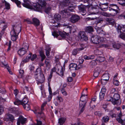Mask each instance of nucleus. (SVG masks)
<instances>
[{
	"instance_id": "nucleus-1",
	"label": "nucleus",
	"mask_w": 125,
	"mask_h": 125,
	"mask_svg": "<svg viewBox=\"0 0 125 125\" xmlns=\"http://www.w3.org/2000/svg\"><path fill=\"white\" fill-rule=\"evenodd\" d=\"M106 39L97 35L93 36L91 38V40L93 43L94 44H98L100 47H104L107 48L110 46L109 45L104 44L106 42Z\"/></svg>"
},
{
	"instance_id": "nucleus-2",
	"label": "nucleus",
	"mask_w": 125,
	"mask_h": 125,
	"mask_svg": "<svg viewBox=\"0 0 125 125\" xmlns=\"http://www.w3.org/2000/svg\"><path fill=\"white\" fill-rule=\"evenodd\" d=\"M12 29L10 32L11 40L15 41L18 38V35L21 31L20 25H17L12 26Z\"/></svg>"
},
{
	"instance_id": "nucleus-3",
	"label": "nucleus",
	"mask_w": 125,
	"mask_h": 125,
	"mask_svg": "<svg viewBox=\"0 0 125 125\" xmlns=\"http://www.w3.org/2000/svg\"><path fill=\"white\" fill-rule=\"evenodd\" d=\"M35 77L38 85L43 83L45 80L44 75L43 73L42 70L40 68H38L37 69L35 72Z\"/></svg>"
},
{
	"instance_id": "nucleus-4",
	"label": "nucleus",
	"mask_w": 125,
	"mask_h": 125,
	"mask_svg": "<svg viewBox=\"0 0 125 125\" xmlns=\"http://www.w3.org/2000/svg\"><path fill=\"white\" fill-rule=\"evenodd\" d=\"M23 47L21 48L18 51V53L20 56L23 55L26 53L29 48L28 44L25 43L23 44Z\"/></svg>"
},
{
	"instance_id": "nucleus-5",
	"label": "nucleus",
	"mask_w": 125,
	"mask_h": 125,
	"mask_svg": "<svg viewBox=\"0 0 125 125\" xmlns=\"http://www.w3.org/2000/svg\"><path fill=\"white\" fill-rule=\"evenodd\" d=\"M83 93L82 94V96L80 97V101L79 102V107L81 108V109L80 112V114L82 113L84 109L85 104L86 103L85 100V97H84V99H83Z\"/></svg>"
},
{
	"instance_id": "nucleus-6",
	"label": "nucleus",
	"mask_w": 125,
	"mask_h": 125,
	"mask_svg": "<svg viewBox=\"0 0 125 125\" xmlns=\"http://www.w3.org/2000/svg\"><path fill=\"white\" fill-rule=\"evenodd\" d=\"M27 119L22 115H20L17 120V125H23L26 123Z\"/></svg>"
},
{
	"instance_id": "nucleus-7",
	"label": "nucleus",
	"mask_w": 125,
	"mask_h": 125,
	"mask_svg": "<svg viewBox=\"0 0 125 125\" xmlns=\"http://www.w3.org/2000/svg\"><path fill=\"white\" fill-rule=\"evenodd\" d=\"M73 10V9L70 10L69 9H68L67 10H63L60 11V13L63 17L67 18L69 15H70L69 11H72Z\"/></svg>"
},
{
	"instance_id": "nucleus-8",
	"label": "nucleus",
	"mask_w": 125,
	"mask_h": 125,
	"mask_svg": "<svg viewBox=\"0 0 125 125\" xmlns=\"http://www.w3.org/2000/svg\"><path fill=\"white\" fill-rule=\"evenodd\" d=\"M78 36L81 41H86L88 39V37L84 31H80L79 33Z\"/></svg>"
},
{
	"instance_id": "nucleus-9",
	"label": "nucleus",
	"mask_w": 125,
	"mask_h": 125,
	"mask_svg": "<svg viewBox=\"0 0 125 125\" xmlns=\"http://www.w3.org/2000/svg\"><path fill=\"white\" fill-rule=\"evenodd\" d=\"M31 53H30L28 56L26 57V59L23 60V61L24 62H28V60L30 59L31 61H33L37 57V55L36 54H34L31 56Z\"/></svg>"
},
{
	"instance_id": "nucleus-10",
	"label": "nucleus",
	"mask_w": 125,
	"mask_h": 125,
	"mask_svg": "<svg viewBox=\"0 0 125 125\" xmlns=\"http://www.w3.org/2000/svg\"><path fill=\"white\" fill-rule=\"evenodd\" d=\"M5 121H10L12 122H13L15 120L14 116L10 114H8L4 118Z\"/></svg>"
},
{
	"instance_id": "nucleus-11",
	"label": "nucleus",
	"mask_w": 125,
	"mask_h": 125,
	"mask_svg": "<svg viewBox=\"0 0 125 125\" xmlns=\"http://www.w3.org/2000/svg\"><path fill=\"white\" fill-rule=\"evenodd\" d=\"M79 17L76 15H72L70 18V21L73 23L77 22L79 19Z\"/></svg>"
},
{
	"instance_id": "nucleus-12",
	"label": "nucleus",
	"mask_w": 125,
	"mask_h": 125,
	"mask_svg": "<svg viewBox=\"0 0 125 125\" xmlns=\"http://www.w3.org/2000/svg\"><path fill=\"white\" fill-rule=\"evenodd\" d=\"M2 27V30L4 31L7 26L4 21L0 20V27Z\"/></svg>"
},
{
	"instance_id": "nucleus-13",
	"label": "nucleus",
	"mask_w": 125,
	"mask_h": 125,
	"mask_svg": "<svg viewBox=\"0 0 125 125\" xmlns=\"http://www.w3.org/2000/svg\"><path fill=\"white\" fill-rule=\"evenodd\" d=\"M61 67V66L59 65H56L55 66L52 68L51 70V73H52V74L53 72H56L57 73V72H58L59 69Z\"/></svg>"
},
{
	"instance_id": "nucleus-14",
	"label": "nucleus",
	"mask_w": 125,
	"mask_h": 125,
	"mask_svg": "<svg viewBox=\"0 0 125 125\" xmlns=\"http://www.w3.org/2000/svg\"><path fill=\"white\" fill-rule=\"evenodd\" d=\"M125 31V25H119L118 26V32H123Z\"/></svg>"
},
{
	"instance_id": "nucleus-15",
	"label": "nucleus",
	"mask_w": 125,
	"mask_h": 125,
	"mask_svg": "<svg viewBox=\"0 0 125 125\" xmlns=\"http://www.w3.org/2000/svg\"><path fill=\"white\" fill-rule=\"evenodd\" d=\"M77 65L74 63H71L69 65V69L71 71H74L76 70Z\"/></svg>"
},
{
	"instance_id": "nucleus-16",
	"label": "nucleus",
	"mask_w": 125,
	"mask_h": 125,
	"mask_svg": "<svg viewBox=\"0 0 125 125\" xmlns=\"http://www.w3.org/2000/svg\"><path fill=\"white\" fill-rule=\"evenodd\" d=\"M32 24L36 26H39L40 24L39 20L37 18H34L32 19Z\"/></svg>"
},
{
	"instance_id": "nucleus-17",
	"label": "nucleus",
	"mask_w": 125,
	"mask_h": 125,
	"mask_svg": "<svg viewBox=\"0 0 125 125\" xmlns=\"http://www.w3.org/2000/svg\"><path fill=\"white\" fill-rule=\"evenodd\" d=\"M100 69L99 67H96L94 69V76L95 77H97L99 73Z\"/></svg>"
},
{
	"instance_id": "nucleus-18",
	"label": "nucleus",
	"mask_w": 125,
	"mask_h": 125,
	"mask_svg": "<svg viewBox=\"0 0 125 125\" xmlns=\"http://www.w3.org/2000/svg\"><path fill=\"white\" fill-rule=\"evenodd\" d=\"M105 20L106 21L109 23V25H114L115 24V21L114 19L111 18H106Z\"/></svg>"
},
{
	"instance_id": "nucleus-19",
	"label": "nucleus",
	"mask_w": 125,
	"mask_h": 125,
	"mask_svg": "<svg viewBox=\"0 0 125 125\" xmlns=\"http://www.w3.org/2000/svg\"><path fill=\"white\" fill-rule=\"evenodd\" d=\"M37 117V118H41L44 119L45 118V115L42 112V111L41 110L40 112H38L37 111L36 113Z\"/></svg>"
},
{
	"instance_id": "nucleus-20",
	"label": "nucleus",
	"mask_w": 125,
	"mask_h": 125,
	"mask_svg": "<svg viewBox=\"0 0 125 125\" xmlns=\"http://www.w3.org/2000/svg\"><path fill=\"white\" fill-rule=\"evenodd\" d=\"M65 64H64L63 66V67H64L63 68L61 66V67L60 68H61V69L60 70V71L59 72V71L58 72H57V73L59 75L61 76H63V75L64 74L63 72L65 71Z\"/></svg>"
},
{
	"instance_id": "nucleus-21",
	"label": "nucleus",
	"mask_w": 125,
	"mask_h": 125,
	"mask_svg": "<svg viewBox=\"0 0 125 125\" xmlns=\"http://www.w3.org/2000/svg\"><path fill=\"white\" fill-rule=\"evenodd\" d=\"M112 82L114 85L117 86V74H116L114 76Z\"/></svg>"
},
{
	"instance_id": "nucleus-22",
	"label": "nucleus",
	"mask_w": 125,
	"mask_h": 125,
	"mask_svg": "<svg viewBox=\"0 0 125 125\" xmlns=\"http://www.w3.org/2000/svg\"><path fill=\"white\" fill-rule=\"evenodd\" d=\"M14 103L15 105H21V101L17 97H15Z\"/></svg>"
},
{
	"instance_id": "nucleus-23",
	"label": "nucleus",
	"mask_w": 125,
	"mask_h": 125,
	"mask_svg": "<svg viewBox=\"0 0 125 125\" xmlns=\"http://www.w3.org/2000/svg\"><path fill=\"white\" fill-rule=\"evenodd\" d=\"M59 34L60 36L63 38H65L66 36H68L69 35L68 33H67L65 32H63L59 31Z\"/></svg>"
},
{
	"instance_id": "nucleus-24",
	"label": "nucleus",
	"mask_w": 125,
	"mask_h": 125,
	"mask_svg": "<svg viewBox=\"0 0 125 125\" xmlns=\"http://www.w3.org/2000/svg\"><path fill=\"white\" fill-rule=\"evenodd\" d=\"M85 31L86 32L90 33L93 31L94 29L92 26H89L86 27Z\"/></svg>"
},
{
	"instance_id": "nucleus-25",
	"label": "nucleus",
	"mask_w": 125,
	"mask_h": 125,
	"mask_svg": "<svg viewBox=\"0 0 125 125\" xmlns=\"http://www.w3.org/2000/svg\"><path fill=\"white\" fill-rule=\"evenodd\" d=\"M46 55L48 57L50 56V51L51 50V48L49 46H46Z\"/></svg>"
},
{
	"instance_id": "nucleus-26",
	"label": "nucleus",
	"mask_w": 125,
	"mask_h": 125,
	"mask_svg": "<svg viewBox=\"0 0 125 125\" xmlns=\"http://www.w3.org/2000/svg\"><path fill=\"white\" fill-rule=\"evenodd\" d=\"M113 101L112 102V103L114 104H116L117 103V94H115L113 96Z\"/></svg>"
},
{
	"instance_id": "nucleus-27",
	"label": "nucleus",
	"mask_w": 125,
	"mask_h": 125,
	"mask_svg": "<svg viewBox=\"0 0 125 125\" xmlns=\"http://www.w3.org/2000/svg\"><path fill=\"white\" fill-rule=\"evenodd\" d=\"M102 77L103 79L108 81L109 78L108 73H107L104 74L102 75Z\"/></svg>"
},
{
	"instance_id": "nucleus-28",
	"label": "nucleus",
	"mask_w": 125,
	"mask_h": 125,
	"mask_svg": "<svg viewBox=\"0 0 125 125\" xmlns=\"http://www.w3.org/2000/svg\"><path fill=\"white\" fill-rule=\"evenodd\" d=\"M97 62L96 61L93 60L89 64V66L93 68L97 65Z\"/></svg>"
},
{
	"instance_id": "nucleus-29",
	"label": "nucleus",
	"mask_w": 125,
	"mask_h": 125,
	"mask_svg": "<svg viewBox=\"0 0 125 125\" xmlns=\"http://www.w3.org/2000/svg\"><path fill=\"white\" fill-rule=\"evenodd\" d=\"M21 101V105H23L27 104L29 100L26 97H24Z\"/></svg>"
},
{
	"instance_id": "nucleus-30",
	"label": "nucleus",
	"mask_w": 125,
	"mask_h": 125,
	"mask_svg": "<svg viewBox=\"0 0 125 125\" xmlns=\"http://www.w3.org/2000/svg\"><path fill=\"white\" fill-rule=\"evenodd\" d=\"M97 32L100 34V35H105L106 34V33L104 32L103 30H101L100 28H99L97 30Z\"/></svg>"
},
{
	"instance_id": "nucleus-31",
	"label": "nucleus",
	"mask_w": 125,
	"mask_h": 125,
	"mask_svg": "<svg viewBox=\"0 0 125 125\" xmlns=\"http://www.w3.org/2000/svg\"><path fill=\"white\" fill-rule=\"evenodd\" d=\"M40 56L41 58V61H43L45 58V56L44 54V52L42 51H40L39 52Z\"/></svg>"
},
{
	"instance_id": "nucleus-32",
	"label": "nucleus",
	"mask_w": 125,
	"mask_h": 125,
	"mask_svg": "<svg viewBox=\"0 0 125 125\" xmlns=\"http://www.w3.org/2000/svg\"><path fill=\"white\" fill-rule=\"evenodd\" d=\"M94 53L96 55H101L103 53V51L102 50L96 49L94 51Z\"/></svg>"
},
{
	"instance_id": "nucleus-33",
	"label": "nucleus",
	"mask_w": 125,
	"mask_h": 125,
	"mask_svg": "<svg viewBox=\"0 0 125 125\" xmlns=\"http://www.w3.org/2000/svg\"><path fill=\"white\" fill-rule=\"evenodd\" d=\"M66 119L62 117L59 119L58 123L59 124L62 125L65 122Z\"/></svg>"
},
{
	"instance_id": "nucleus-34",
	"label": "nucleus",
	"mask_w": 125,
	"mask_h": 125,
	"mask_svg": "<svg viewBox=\"0 0 125 125\" xmlns=\"http://www.w3.org/2000/svg\"><path fill=\"white\" fill-rule=\"evenodd\" d=\"M103 5L101 6V8L102 10H104L105 9H107L108 7V4L107 3H104L102 4Z\"/></svg>"
},
{
	"instance_id": "nucleus-35",
	"label": "nucleus",
	"mask_w": 125,
	"mask_h": 125,
	"mask_svg": "<svg viewBox=\"0 0 125 125\" xmlns=\"http://www.w3.org/2000/svg\"><path fill=\"white\" fill-rule=\"evenodd\" d=\"M13 2H14L17 5V7L20 8L21 7V2L18 0H11Z\"/></svg>"
},
{
	"instance_id": "nucleus-36",
	"label": "nucleus",
	"mask_w": 125,
	"mask_h": 125,
	"mask_svg": "<svg viewBox=\"0 0 125 125\" xmlns=\"http://www.w3.org/2000/svg\"><path fill=\"white\" fill-rule=\"evenodd\" d=\"M24 108L27 111H29L30 109V107L29 105L28 104L22 105Z\"/></svg>"
},
{
	"instance_id": "nucleus-37",
	"label": "nucleus",
	"mask_w": 125,
	"mask_h": 125,
	"mask_svg": "<svg viewBox=\"0 0 125 125\" xmlns=\"http://www.w3.org/2000/svg\"><path fill=\"white\" fill-rule=\"evenodd\" d=\"M109 119V117L107 116H105L102 118L103 121L105 123L108 122Z\"/></svg>"
},
{
	"instance_id": "nucleus-38",
	"label": "nucleus",
	"mask_w": 125,
	"mask_h": 125,
	"mask_svg": "<svg viewBox=\"0 0 125 125\" xmlns=\"http://www.w3.org/2000/svg\"><path fill=\"white\" fill-rule=\"evenodd\" d=\"M0 64L2 67H4L5 68H7V66H9L7 64V62L5 61H4L3 62H1Z\"/></svg>"
},
{
	"instance_id": "nucleus-39",
	"label": "nucleus",
	"mask_w": 125,
	"mask_h": 125,
	"mask_svg": "<svg viewBox=\"0 0 125 125\" xmlns=\"http://www.w3.org/2000/svg\"><path fill=\"white\" fill-rule=\"evenodd\" d=\"M118 111H119V113L118 115V117H119V118H121L123 116V115L121 113V108L119 107H118Z\"/></svg>"
},
{
	"instance_id": "nucleus-40",
	"label": "nucleus",
	"mask_w": 125,
	"mask_h": 125,
	"mask_svg": "<svg viewBox=\"0 0 125 125\" xmlns=\"http://www.w3.org/2000/svg\"><path fill=\"white\" fill-rule=\"evenodd\" d=\"M61 91L62 93L64 96H66L67 94L65 91V89L63 88H61Z\"/></svg>"
},
{
	"instance_id": "nucleus-41",
	"label": "nucleus",
	"mask_w": 125,
	"mask_h": 125,
	"mask_svg": "<svg viewBox=\"0 0 125 125\" xmlns=\"http://www.w3.org/2000/svg\"><path fill=\"white\" fill-rule=\"evenodd\" d=\"M19 76L20 77L22 78L23 76L24 71L23 70L20 69L19 71Z\"/></svg>"
},
{
	"instance_id": "nucleus-42",
	"label": "nucleus",
	"mask_w": 125,
	"mask_h": 125,
	"mask_svg": "<svg viewBox=\"0 0 125 125\" xmlns=\"http://www.w3.org/2000/svg\"><path fill=\"white\" fill-rule=\"evenodd\" d=\"M96 60L98 61L102 62L104 61V58L103 57L99 56L97 58Z\"/></svg>"
},
{
	"instance_id": "nucleus-43",
	"label": "nucleus",
	"mask_w": 125,
	"mask_h": 125,
	"mask_svg": "<svg viewBox=\"0 0 125 125\" xmlns=\"http://www.w3.org/2000/svg\"><path fill=\"white\" fill-rule=\"evenodd\" d=\"M4 2L5 3V9L7 10H9L10 8V5L9 3L7 2L6 1L4 0Z\"/></svg>"
},
{
	"instance_id": "nucleus-44",
	"label": "nucleus",
	"mask_w": 125,
	"mask_h": 125,
	"mask_svg": "<svg viewBox=\"0 0 125 125\" xmlns=\"http://www.w3.org/2000/svg\"><path fill=\"white\" fill-rule=\"evenodd\" d=\"M118 122L121 124L122 125H125V120H122L121 118H119L118 119Z\"/></svg>"
},
{
	"instance_id": "nucleus-45",
	"label": "nucleus",
	"mask_w": 125,
	"mask_h": 125,
	"mask_svg": "<svg viewBox=\"0 0 125 125\" xmlns=\"http://www.w3.org/2000/svg\"><path fill=\"white\" fill-rule=\"evenodd\" d=\"M105 94L100 92L99 93L100 99V100H103Z\"/></svg>"
},
{
	"instance_id": "nucleus-46",
	"label": "nucleus",
	"mask_w": 125,
	"mask_h": 125,
	"mask_svg": "<svg viewBox=\"0 0 125 125\" xmlns=\"http://www.w3.org/2000/svg\"><path fill=\"white\" fill-rule=\"evenodd\" d=\"M54 18L57 21L59 20L61 18L60 15L58 14H55L54 16Z\"/></svg>"
},
{
	"instance_id": "nucleus-47",
	"label": "nucleus",
	"mask_w": 125,
	"mask_h": 125,
	"mask_svg": "<svg viewBox=\"0 0 125 125\" xmlns=\"http://www.w3.org/2000/svg\"><path fill=\"white\" fill-rule=\"evenodd\" d=\"M119 1L118 3L120 4L123 6H125V0H118Z\"/></svg>"
},
{
	"instance_id": "nucleus-48",
	"label": "nucleus",
	"mask_w": 125,
	"mask_h": 125,
	"mask_svg": "<svg viewBox=\"0 0 125 125\" xmlns=\"http://www.w3.org/2000/svg\"><path fill=\"white\" fill-rule=\"evenodd\" d=\"M94 114L95 115L98 116L99 117L101 116L102 115V113L99 111H96L94 112Z\"/></svg>"
},
{
	"instance_id": "nucleus-49",
	"label": "nucleus",
	"mask_w": 125,
	"mask_h": 125,
	"mask_svg": "<svg viewBox=\"0 0 125 125\" xmlns=\"http://www.w3.org/2000/svg\"><path fill=\"white\" fill-rule=\"evenodd\" d=\"M106 100L108 101H113L114 99L113 98L109 95H108L106 98Z\"/></svg>"
},
{
	"instance_id": "nucleus-50",
	"label": "nucleus",
	"mask_w": 125,
	"mask_h": 125,
	"mask_svg": "<svg viewBox=\"0 0 125 125\" xmlns=\"http://www.w3.org/2000/svg\"><path fill=\"white\" fill-rule=\"evenodd\" d=\"M47 103V102H44L42 104L41 108V110L43 111L44 110V107L45 106Z\"/></svg>"
},
{
	"instance_id": "nucleus-51",
	"label": "nucleus",
	"mask_w": 125,
	"mask_h": 125,
	"mask_svg": "<svg viewBox=\"0 0 125 125\" xmlns=\"http://www.w3.org/2000/svg\"><path fill=\"white\" fill-rule=\"evenodd\" d=\"M101 81V83L103 85H104L106 84L108 81L105 80L104 79H103L102 77Z\"/></svg>"
},
{
	"instance_id": "nucleus-52",
	"label": "nucleus",
	"mask_w": 125,
	"mask_h": 125,
	"mask_svg": "<svg viewBox=\"0 0 125 125\" xmlns=\"http://www.w3.org/2000/svg\"><path fill=\"white\" fill-rule=\"evenodd\" d=\"M57 100L59 101V102H62L63 101V99L62 98L61 96H58L57 97Z\"/></svg>"
},
{
	"instance_id": "nucleus-53",
	"label": "nucleus",
	"mask_w": 125,
	"mask_h": 125,
	"mask_svg": "<svg viewBox=\"0 0 125 125\" xmlns=\"http://www.w3.org/2000/svg\"><path fill=\"white\" fill-rule=\"evenodd\" d=\"M52 35L54 37H57L59 36V35L58 34V33L56 31H54L52 33Z\"/></svg>"
},
{
	"instance_id": "nucleus-54",
	"label": "nucleus",
	"mask_w": 125,
	"mask_h": 125,
	"mask_svg": "<svg viewBox=\"0 0 125 125\" xmlns=\"http://www.w3.org/2000/svg\"><path fill=\"white\" fill-rule=\"evenodd\" d=\"M120 95L118 94V105H120L121 103V100L120 98Z\"/></svg>"
},
{
	"instance_id": "nucleus-55",
	"label": "nucleus",
	"mask_w": 125,
	"mask_h": 125,
	"mask_svg": "<svg viewBox=\"0 0 125 125\" xmlns=\"http://www.w3.org/2000/svg\"><path fill=\"white\" fill-rule=\"evenodd\" d=\"M121 38L123 39L124 40H125V33H121L119 36Z\"/></svg>"
},
{
	"instance_id": "nucleus-56",
	"label": "nucleus",
	"mask_w": 125,
	"mask_h": 125,
	"mask_svg": "<svg viewBox=\"0 0 125 125\" xmlns=\"http://www.w3.org/2000/svg\"><path fill=\"white\" fill-rule=\"evenodd\" d=\"M24 21H26L28 24H31L32 23V22H31L30 20L29 19H25Z\"/></svg>"
},
{
	"instance_id": "nucleus-57",
	"label": "nucleus",
	"mask_w": 125,
	"mask_h": 125,
	"mask_svg": "<svg viewBox=\"0 0 125 125\" xmlns=\"http://www.w3.org/2000/svg\"><path fill=\"white\" fill-rule=\"evenodd\" d=\"M51 10V8L49 7H48L46 8L45 10V12L47 13L48 14Z\"/></svg>"
},
{
	"instance_id": "nucleus-58",
	"label": "nucleus",
	"mask_w": 125,
	"mask_h": 125,
	"mask_svg": "<svg viewBox=\"0 0 125 125\" xmlns=\"http://www.w3.org/2000/svg\"><path fill=\"white\" fill-rule=\"evenodd\" d=\"M78 51L77 50V49H74L72 52V54L73 55H76L77 54V52Z\"/></svg>"
},
{
	"instance_id": "nucleus-59",
	"label": "nucleus",
	"mask_w": 125,
	"mask_h": 125,
	"mask_svg": "<svg viewBox=\"0 0 125 125\" xmlns=\"http://www.w3.org/2000/svg\"><path fill=\"white\" fill-rule=\"evenodd\" d=\"M106 91V88L104 87H103L101 89V92L105 94Z\"/></svg>"
},
{
	"instance_id": "nucleus-60",
	"label": "nucleus",
	"mask_w": 125,
	"mask_h": 125,
	"mask_svg": "<svg viewBox=\"0 0 125 125\" xmlns=\"http://www.w3.org/2000/svg\"><path fill=\"white\" fill-rule=\"evenodd\" d=\"M109 10L110 11L113 10V11H115V13H114V14L112 15L113 16H115L117 13V10L116 9H115L112 8H111Z\"/></svg>"
},
{
	"instance_id": "nucleus-61",
	"label": "nucleus",
	"mask_w": 125,
	"mask_h": 125,
	"mask_svg": "<svg viewBox=\"0 0 125 125\" xmlns=\"http://www.w3.org/2000/svg\"><path fill=\"white\" fill-rule=\"evenodd\" d=\"M19 92L17 89H15L14 90V94L15 95V97H17V94Z\"/></svg>"
},
{
	"instance_id": "nucleus-62",
	"label": "nucleus",
	"mask_w": 125,
	"mask_h": 125,
	"mask_svg": "<svg viewBox=\"0 0 125 125\" xmlns=\"http://www.w3.org/2000/svg\"><path fill=\"white\" fill-rule=\"evenodd\" d=\"M79 8V10L83 12L84 13L85 11V9L83 7H82L81 6H80Z\"/></svg>"
},
{
	"instance_id": "nucleus-63",
	"label": "nucleus",
	"mask_w": 125,
	"mask_h": 125,
	"mask_svg": "<svg viewBox=\"0 0 125 125\" xmlns=\"http://www.w3.org/2000/svg\"><path fill=\"white\" fill-rule=\"evenodd\" d=\"M37 125H42V122L38 119L36 120Z\"/></svg>"
},
{
	"instance_id": "nucleus-64",
	"label": "nucleus",
	"mask_w": 125,
	"mask_h": 125,
	"mask_svg": "<svg viewBox=\"0 0 125 125\" xmlns=\"http://www.w3.org/2000/svg\"><path fill=\"white\" fill-rule=\"evenodd\" d=\"M52 75V73H50V74L48 79V80L49 82H50L51 81Z\"/></svg>"
}]
</instances>
